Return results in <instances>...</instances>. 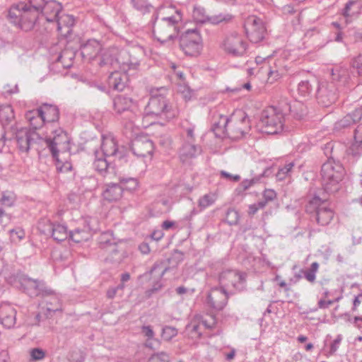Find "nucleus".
<instances>
[{
  "label": "nucleus",
  "mask_w": 362,
  "mask_h": 362,
  "mask_svg": "<svg viewBox=\"0 0 362 362\" xmlns=\"http://www.w3.org/2000/svg\"><path fill=\"white\" fill-rule=\"evenodd\" d=\"M47 128L54 135L53 136H46L45 143L56 159L57 169L61 172L71 170L72 165L70 162V138L69 135L59 127L54 129L52 125H49Z\"/></svg>",
  "instance_id": "f257e3e1"
},
{
  "label": "nucleus",
  "mask_w": 362,
  "mask_h": 362,
  "mask_svg": "<svg viewBox=\"0 0 362 362\" xmlns=\"http://www.w3.org/2000/svg\"><path fill=\"white\" fill-rule=\"evenodd\" d=\"M158 95H153L145 108L144 115L140 122V126L146 128L153 124L158 118H171L175 116V112L165 98L166 90L160 89Z\"/></svg>",
  "instance_id": "f03ea898"
},
{
  "label": "nucleus",
  "mask_w": 362,
  "mask_h": 362,
  "mask_svg": "<svg viewBox=\"0 0 362 362\" xmlns=\"http://www.w3.org/2000/svg\"><path fill=\"white\" fill-rule=\"evenodd\" d=\"M39 13L28 4L21 2L12 6L8 12V18L11 23L25 31L33 29Z\"/></svg>",
  "instance_id": "7ed1b4c3"
},
{
  "label": "nucleus",
  "mask_w": 362,
  "mask_h": 362,
  "mask_svg": "<svg viewBox=\"0 0 362 362\" xmlns=\"http://www.w3.org/2000/svg\"><path fill=\"white\" fill-rule=\"evenodd\" d=\"M285 117L283 112L274 106L264 108L258 123L260 130L267 134H278L283 132Z\"/></svg>",
  "instance_id": "20e7f679"
},
{
  "label": "nucleus",
  "mask_w": 362,
  "mask_h": 362,
  "mask_svg": "<svg viewBox=\"0 0 362 362\" xmlns=\"http://www.w3.org/2000/svg\"><path fill=\"white\" fill-rule=\"evenodd\" d=\"M344 176L345 170L339 163L328 160L322 166V184L329 192H335L339 189Z\"/></svg>",
  "instance_id": "39448f33"
},
{
  "label": "nucleus",
  "mask_w": 362,
  "mask_h": 362,
  "mask_svg": "<svg viewBox=\"0 0 362 362\" xmlns=\"http://www.w3.org/2000/svg\"><path fill=\"white\" fill-rule=\"evenodd\" d=\"M114 109L118 114L128 111L123 119V126L126 129L134 132L140 127L139 115L137 114L138 105L132 99L122 96L115 98Z\"/></svg>",
  "instance_id": "423d86ee"
},
{
  "label": "nucleus",
  "mask_w": 362,
  "mask_h": 362,
  "mask_svg": "<svg viewBox=\"0 0 362 362\" xmlns=\"http://www.w3.org/2000/svg\"><path fill=\"white\" fill-rule=\"evenodd\" d=\"M250 129L249 119L242 110L235 111L229 117L228 137L240 139Z\"/></svg>",
  "instance_id": "0eeeda50"
},
{
  "label": "nucleus",
  "mask_w": 362,
  "mask_h": 362,
  "mask_svg": "<svg viewBox=\"0 0 362 362\" xmlns=\"http://www.w3.org/2000/svg\"><path fill=\"white\" fill-rule=\"evenodd\" d=\"M247 274L236 269H226L219 274L220 286L226 291L238 289L246 282Z\"/></svg>",
  "instance_id": "6e6552de"
},
{
  "label": "nucleus",
  "mask_w": 362,
  "mask_h": 362,
  "mask_svg": "<svg viewBox=\"0 0 362 362\" xmlns=\"http://www.w3.org/2000/svg\"><path fill=\"white\" fill-rule=\"evenodd\" d=\"M179 24L155 19L153 23V33L155 38L161 43L173 40L178 35Z\"/></svg>",
  "instance_id": "1a4fd4ad"
},
{
  "label": "nucleus",
  "mask_w": 362,
  "mask_h": 362,
  "mask_svg": "<svg viewBox=\"0 0 362 362\" xmlns=\"http://www.w3.org/2000/svg\"><path fill=\"white\" fill-rule=\"evenodd\" d=\"M181 49L187 55L197 56L202 48V37L197 30H188L180 39Z\"/></svg>",
  "instance_id": "9d476101"
},
{
  "label": "nucleus",
  "mask_w": 362,
  "mask_h": 362,
  "mask_svg": "<svg viewBox=\"0 0 362 362\" xmlns=\"http://www.w3.org/2000/svg\"><path fill=\"white\" fill-rule=\"evenodd\" d=\"M246 35L252 43L262 42L267 35V28L263 21L255 16H249L245 22Z\"/></svg>",
  "instance_id": "9b49d317"
},
{
  "label": "nucleus",
  "mask_w": 362,
  "mask_h": 362,
  "mask_svg": "<svg viewBox=\"0 0 362 362\" xmlns=\"http://www.w3.org/2000/svg\"><path fill=\"white\" fill-rule=\"evenodd\" d=\"M221 47L229 54L242 56L246 52L247 44L241 35L232 33L225 37Z\"/></svg>",
  "instance_id": "f8f14e48"
},
{
  "label": "nucleus",
  "mask_w": 362,
  "mask_h": 362,
  "mask_svg": "<svg viewBox=\"0 0 362 362\" xmlns=\"http://www.w3.org/2000/svg\"><path fill=\"white\" fill-rule=\"evenodd\" d=\"M308 210L316 211L317 221L322 226L329 224L334 216V213L327 204L318 197H314L310 201Z\"/></svg>",
  "instance_id": "ddd939ff"
},
{
  "label": "nucleus",
  "mask_w": 362,
  "mask_h": 362,
  "mask_svg": "<svg viewBox=\"0 0 362 362\" xmlns=\"http://www.w3.org/2000/svg\"><path fill=\"white\" fill-rule=\"evenodd\" d=\"M90 219L88 217H81L77 222L78 226L70 230L69 239L74 243H79L88 240L91 237Z\"/></svg>",
  "instance_id": "4468645a"
},
{
  "label": "nucleus",
  "mask_w": 362,
  "mask_h": 362,
  "mask_svg": "<svg viewBox=\"0 0 362 362\" xmlns=\"http://www.w3.org/2000/svg\"><path fill=\"white\" fill-rule=\"evenodd\" d=\"M192 16L197 23H204L209 22L212 24H218L224 21H228L232 18L230 14L223 13L209 16L206 15L205 9L202 7H195L193 10Z\"/></svg>",
  "instance_id": "2eb2a0df"
},
{
  "label": "nucleus",
  "mask_w": 362,
  "mask_h": 362,
  "mask_svg": "<svg viewBox=\"0 0 362 362\" xmlns=\"http://www.w3.org/2000/svg\"><path fill=\"white\" fill-rule=\"evenodd\" d=\"M101 150L106 157L115 156L119 160L124 157V153L118 150L115 138L111 134H105L102 137Z\"/></svg>",
  "instance_id": "dca6fc26"
},
{
  "label": "nucleus",
  "mask_w": 362,
  "mask_h": 362,
  "mask_svg": "<svg viewBox=\"0 0 362 362\" xmlns=\"http://www.w3.org/2000/svg\"><path fill=\"white\" fill-rule=\"evenodd\" d=\"M228 296L226 291L221 288L212 289L208 296V304L216 310H221L228 303Z\"/></svg>",
  "instance_id": "f3484780"
},
{
  "label": "nucleus",
  "mask_w": 362,
  "mask_h": 362,
  "mask_svg": "<svg viewBox=\"0 0 362 362\" xmlns=\"http://www.w3.org/2000/svg\"><path fill=\"white\" fill-rule=\"evenodd\" d=\"M155 19L179 24L182 17L180 11L175 6H165L158 9Z\"/></svg>",
  "instance_id": "a211bd4d"
},
{
  "label": "nucleus",
  "mask_w": 362,
  "mask_h": 362,
  "mask_svg": "<svg viewBox=\"0 0 362 362\" xmlns=\"http://www.w3.org/2000/svg\"><path fill=\"white\" fill-rule=\"evenodd\" d=\"M124 51L119 50L117 47L109 48L103 55L100 60V66H116L117 65L125 64L124 62H121L119 57L125 54Z\"/></svg>",
  "instance_id": "6ab92c4d"
},
{
  "label": "nucleus",
  "mask_w": 362,
  "mask_h": 362,
  "mask_svg": "<svg viewBox=\"0 0 362 362\" xmlns=\"http://www.w3.org/2000/svg\"><path fill=\"white\" fill-rule=\"evenodd\" d=\"M16 322V310L10 304L0 305V322L6 328L13 327Z\"/></svg>",
  "instance_id": "aec40b11"
},
{
  "label": "nucleus",
  "mask_w": 362,
  "mask_h": 362,
  "mask_svg": "<svg viewBox=\"0 0 362 362\" xmlns=\"http://www.w3.org/2000/svg\"><path fill=\"white\" fill-rule=\"evenodd\" d=\"M62 5L54 0H49L40 10V13L45 17L48 22L55 21L62 11Z\"/></svg>",
  "instance_id": "412c9836"
},
{
  "label": "nucleus",
  "mask_w": 362,
  "mask_h": 362,
  "mask_svg": "<svg viewBox=\"0 0 362 362\" xmlns=\"http://www.w3.org/2000/svg\"><path fill=\"white\" fill-rule=\"evenodd\" d=\"M35 132H29L27 129H21L16 135V141L19 150L21 152H28L30 149L31 141L36 136Z\"/></svg>",
  "instance_id": "4be33fe9"
},
{
  "label": "nucleus",
  "mask_w": 362,
  "mask_h": 362,
  "mask_svg": "<svg viewBox=\"0 0 362 362\" xmlns=\"http://www.w3.org/2000/svg\"><path fill=\"white\" fill-rule=\"evenodd\" d=\"M100 50L101 45L95 40H88L87 42L81 47L82 57L88 60L96 57Z\"/></svg>",
  "instance_id": "5701e85b"
},
{
  "label": "nucleus",
  "mask_w": 362,
  "mask_h": 362,
  "mask_svg": "<svg viewBox=\"0 0 362 362\" xmlns=\"http://www.w3.org/2000/svg\"><path fill=\"white\" fill-rule=\"evenodd\" d=\"M57 23V30L61 35L67 36L71 31V28L75 23V19L73 16L63 13L59 15L56 19Z\"/></svg>",
  "instance_id": "b1692460"
},
{
  "label": "nucleus",
  "mask_w": 362,
  "mask_h": 362,
  "mask_svg": "<svg viewBox=\"0 0 362 362\" xmlns=\"http://www.w3.org/2000/svg\"><path fill=\"white\" fill-rule=\"evenodd\" d=\"M133 150L135 154L141 157H146L152 155L153 151V142L148 139H137L133 145Z\"/></svg>",
  "instance_id": "393cba45"
},
{
  "label": "nucleus",
  "mask_w": 362,
  "mask_h": 362,
  "mask_svg": "<svg viewBox=\"0 0 362 362\" xmlns=\"http://www.w3.org/2000/svg\"><path fill=\"white\" fill-rule=\"evenodd\" d=\"M255 71L252 72L254 80L259 81L264 83H273L279 77V74L277 69H251Z\"/></svg>",
  "instance_id": "a878e982"
},
{
  "label": "nucleus",
  "mask_w": 362,
  "mask_h": 362,
  "mask_svg": "<svg viewBox=\"0 0 362 362\" xmlns=\"http://www.w3.org/2000/svg\"><path fill=\"white\" fill-rule=\"evenodd\" d=\"M52 238L57 242H63L69 238L70 231L65 223L54 222L51 223Z\"/></svg>",
  "instance_id": "bb28decb"
},
{
  "label": "nucleus",
  "mask_w": 362,
  "mask_h": 362,
  "mask_svg": "<svg viewBox=\"0 0 362 362\" xmlns=\"http://www.w3.org/2000/svg\"><path fill=\"white\" fill-rule=\"evenodd\" d=\"M128 81V75L123 69H117L113 71L110 77V83L117 90H122L125 87Z\"/></svg>",
  "instance_id": "cd10ccee"
},
{
  "label": "nucleus",
  "mask_w": 362,
  "mask_h": 362,
  "mask_svg": "<svg viewBox=\"0 0 362 362\" xmlns=\"http://www.w3.org/2000/svg\"><path fill=\"white\" fill-rule=\"evenodd\" d=\"M37 110L45 122L50 123L59 119V110L56 106L43 105Z\"/></svg>",
  "instance_id": "c85d7f7f"
},
{
  "label": "nucleus",
  "mask_w": 362,
  "mask_h": 362,
  "mask_svg": "<svg viewBox=\"0 0 362 362\" xmlns=\"http://www.w3.org/2000/svg\"><path fill=\"white\" fill-rule=\"evenodd\" d=\"M229 118L220 115L213 126L214 134L218 137L228 136Z\"/></svg>",
  "instance_id": "c756f323"
},
{
  "label": "nucleus",
  "mask_w": 362,
  "mask_h": 362,
  "mask_svg": "<svg viewBox=\"0 0 362 362\" xmlns=\"http://www.w3.org/2000/svg\"><path fill=\"white\" fill-rule=\"evenodd\" d=\"M122 197V187L117 185L108 186L103 193L105 200L112 202L119 200Z\"/></svg>",
  "instance_id": "7c9ffc66"
},
{
  "label": "nucleus",
  "mask_w": 362,
  "mask_h": 362,
  "mask_svg": "<svg viewBox=\"0 0 362 362\" xmlns=\"http://www.w3.org/2000/svg\"><path fill=\"white\" fill-rule=\"evenodd\" d=\"M25 116L30 124L34 129L41 127L45 123L42 117H41V114H40L38 110L28 111Z\"/></svg>",
  "instance_id": "2f4dec72"
},
{
  "label": "nucleus",
  "mask_w": 362,
  "mask_h": 362,
  "mask_svg": "<svg viewBox=\"0 0 362 362\" xmlns=\"http://www.w3.org/2000/svg\"><path fill=\"white\" fill-rule=\"evenodd\" d=\"M16 201V194L11 191H5L1 193L0 204L6 207L13 206Z\"/></svg>",
  "instance_id": "473e14b6"
},
{
  "label": "nucleus",
  "mask_w": 362,
  "mask_h": 362,
  "mask_svg": "<svg viewBox=\"0 0 362 362\" xmlns=\"http://www.w3.org/2000/svg\"><path fill=\"white\" fill-rule=\"evenodd\" d=\"M319 103L324 106H329L332 103H335L337 96L334 93L330 92H321L320 93Z\"/></svg>",
  "instance_id": "72a5a7b5"
},
{
  "label": "nucleus",
  "mask_w": 362,
  "mask_h": 362,
  "mask_svg": "<svg viewBox=\"0 0 362 362\" xmlns=\"http://www.w3.org/2000/svg\"><path fill=\"white\" fill-rule=\"evenodd\" d=\"M362 117L361 112L360 110H355L352 115H347L340 121L341 126L346 127L351 124L352 123L358 121Z\"/></svg>",
  "instance_id": "f704fd0d"
},
{
  "label": "nucleus",
  "mask_w": 362,
  "mask_h": 362,
  "mask_svg": "<svg viewBox=\"0 0 362 362\" xmlns=\"http://www.w3.org/2000/svg\"><path fill=\"white\" fill-rule=\"evenodd\" d=\"M14 118L13 110L10 105L0 108V119L4 122H9Z\"/></svg>",
  "instance_id": "c9c22d12"
},
{
  "label": "nucleus",
  "mask_w": 362,
  "mask_h": 362,
  "mask_svg": "<svg viewBox=\"0 0 362 362\" xmlns=\"http://www.w3.org/2000/svg\"><path fill=\"white\" fill-rule=\"evenodd\" d=\"M264 201L259 202L260 208H264L269 202L274 200L276 198V193L274 190L267 189L263 192Z\"/></svg>",
  "instance_id": "e433bc0d"
},
{
  "label": "nucleus",
  "mask_w": 362,
  "mask_h": 362,
  "mask_svg": "<svg viewBox=\"0 0 362 362\" xmlns=\"http://www.w3.org/2000/svg\"><path fill=\"white\" fill-rule=\"evenodd\" d=\"M10 240L13 243H17L24 239L25 233L23 229L18 228L9 230Z\"/></svg>",
  "instance_id": "4c0bfd02"
},
{
  "label": "nucleus",
  "mask_w": 362,
  "mask_h": 362,
  "mask_svg": "<svg viewBox=\"0 0 362 362\" xmlns=\"http://www.w3.org/2000/svg\"><path fill=\"white\" fill-rule=\"evenodd\" d=\"M216 199L215 194H207L201 197L199 200V205L202 208H207L212 205Z\"/></svg>",
  "instance_id": "58836bf2"
},
{
  "label": "nucleus",
  "mask_w": 362,
  "mask_h": 362,
  "mask_svg": "<svg viewBox=\"0 0 362 362\" xmlns=\"http://www.w3.org/2000/svg\"><path fill=\"white\" fill-rule=\"evenodd\" d=\"M187 329L192 338H199L202 335L200 332V325L197 320H193L187 326Z\"/></svg>",
  "instance_id": "ea45409f"
},
{
  "label": "nucleus",
  "mask_w": 362,
  "mask_h": 362,
  "mask_svg": "<svg viewBox=\"0 0 362 362\" xmlns=\"http://www.w3.org/2000/svg\"><path fill=\"white\" fill-rule=\"evenodd\" d=\"M132 4L134 8L143 13L148 12L151 8L146 0H132Z\"/></svg>",
  "instance_id": "a19ab883"
},
{
  "label": "nucleus",
  "mask_w": 362,
  "mask_h": 362,
  "mask_svg": "<svg viewBox=\"0 0 362 362\" xmlns=\"http://www.w3.org/2000/svg\"><path fill=\"white\" fill-rule=\"evenodd\" d=\"M196 153V148L192 144H185L182 146L180 156L182 159L185 160L188 158L193 157Z\"/></svg>",
  "instance_id": "79ce46f5"
},
{
  "label": "nucleus",
  "mask_w": 362,
  "mask_h": 362,
  "mask_svg": "<svg viewBox=\"0 0 362 362\" xmlns=\"http://www.w3.org/2000/svg\"><path fill=\"white\" fill-rule=\"evenodd\" d=\"M177 334V330L176 328L170 326H166L163 329L161 337L163 339L166 341L171 340Z\"/></svg>",
  "instance_id": "37998d69"
},
{
  "label": "nucleus",
  "mask_w": 362,
  "mask_h": 362,
  "mask_svg": "<svg viewBox=\"0 0 362 362\" xmlns=\"http://www.w3.org/2000/svg\"><path fill=\"white\" fill-rule=\"evenodd\" d=\"M356 4L354 1H349L346 4L345 8L343 10V16L345 19L346 23H349L351 21L352 17L355 15L356 12H351V7Z\"/></svg>",
  "instance_id": "c03bdc74"
},
{
  "label": "nucleus",
  "mask_w": 362,
  "mask_h": 362,
  "mask_svg": "<svg viewBox=\"0 0 362 362\" xmlns=\"http://www.w3.org/2000/svg\"><path fill=\"white\" fill-rule=\"evenodd\" d=\"M294 166L293 163H289L285 165L282 168L279 169L276 173V177L279 180H283L289 175L293 167Z\"/></svg>",
  "instance_id": "a18cd8bd"
},
{
  "label": "nucleus",
  "mask_w": 362,
  "mask_h": 362,
  "mask_svg": "<svg viewBox=\"0 0 362 362\" xmlns=\"http://www.w3.org/2000/svg\"><path fill=\"white\" fill-rule=\"evenodd\" d=\"M319 268V264L317 262H313L311 264L310 269L304 272L306 279L310 282H314L315 281L317 273Z\"/></svg>",
  "instance_id": "49530a36"
},
{
  "label": "nucleus",
  "mask_w": 362,
  "mask_h": 362,
  "mask_svg": "<svg viewBox=\"0 0 362 362\" xmlns=\"http://www.w3.org/2000/svg\"><path fill=\"white\" fill-rule=\"evenodd\" d=\"M108 166L107 161L105 158H98L94 162V167L98 172H104Z\"/></svg>",
  "instance_id": "de8ad7c7"
},
{
  "label": "nucleus",
  "mask_w": 362,
  "mask_h": 362,
  "mask_svg": "<svg viewBox=\"0 0 362 362\" xmlns=\"http://www.w3.org/2000/svg\"><path fill=\"white\" fill-rule=\"evenodd\" d=\"M179 92L185 100H189L193 97L192 90L187 86H180Z\"/></svg>",
  "instance_id": "09e8293b"
},
{
  "label": "nucleus",
  "mask_w": 362,
  "mask_h": 362,
  "mask_svg": "<svg viewBox=\"0 0 362 362\" xmlns=\"http://www.w3.org/2000/svg\"><path fill=\"white\" fill-rule=\"evenodd\" d=\"M148 362H169V356L165 353L153 355Z\"/></svg>",
  "instance_id": "8fccbe9b"
},
{
  "label": "nucleus",
  "mask_w": 362,
  "mask_h": 362,
  "mask_svg": "<svg viewBox=\"0 0 362 362\" xmlns=\"http://www.w3.org/2000/svg\"><path fill=\"white\" fill-rule=\"evenodd\" d=\"M220 175L221 177H223L227 180H230V181H233V182H235L240 181V176L239 175H233V174H231L225 170H221L220 172Z\"/></svg>",
  "instance_id": "3c124183"
},
{
  "label": "nucleus",
  "mask_w": 362,
  "mask_h": 362,
  "mask_svg": "<svg viewBox=\"0 0 362 362\" xmlns=\"http://www.w3.org/2000/svg\"><path fill=\"white\" fill-rule=\"evenodd\" d=\"M46 1V0H29L28 4L32 8L36 9L37 12L40 13V10L42 8Z\"/></svg>",
  "instance_id": "603ef678"
},
{
  "label": "nucleus",
  "mask_w": 362,
  "mask_h": 362,
  "mask_svg": "<svg viewBox=\"0 0 362 362\" xmlns=\"http://www.w3.org/2000/svg\"><path fill=\"white\" fill-rule=\"evenodd\" d=\"M122 189H124L127 190H134L137 188L138 183L134 179H129L122 182Z\"/></svg>",
  "instance_id": "864d4df0"
},
{
  "label": "nucleus",
  "mask_w": 362,
  "mask_h": 362,
  "mask_svg": "<svg viewBox=\"0 0 362 362\" xmlns=\"http://www.w3.org/2000/svg\"><path fill=\"white\" fill-rule=\"evenodd\" d=\"M271 59H272V57L270 55L264 57L257 56L255 58V62H256L257 65H262L264 66H268L271 67L272 66V64H270Z\"/></svg>",
  "instance_id": "5fc2aeb1"
},
{
  "label": "nucleus",
  "mask_w": 362,
  "mask_h": 362,
  "mask_svg": "<svg viewBox=\"0 0 362 362\" xmlns=\"http://www.w3.org/2000/svg\"><path fill=\"white\" fill-rule=\"evenodd\" d=\"M202 323L206 328H212L216 324V320L212 315H206L202 320Z\"/></svg>",
  "instance_id": "6e6d98bb"
},
{
  "label": "nucleus",
  "mask_w": 362,
  "mask_h": 362,
  "mask_svg": "<svg viewBox=\"0 0 362 362\" xmlns=\"http://www.w3.org/2000/svg\"><path fill=\"white\" fill-rule=\"evenodd\" d=\"M31 357L33 360H40L45 357V353L39 349H34L30 352Z\"/></svg>",
  "instance_id": "4d7b16f0"
},
{
  "label": "nucleus",
  "mask_w": 362,
  "mask_h": 362,
  "mask_svg": "<svg viewBox=\"0 0 362 362\" xmlns=\"http://www.w3.org/2000/svg\"><path fill=\"white\" fill-rule=\"evenodd\" d=\"M354 140L356 143H362V124H359L355 131Z\"/></svg>",
  "instance_id": "13d9d810"
},
{
  "label": "nucleus",
  "mask_w": 362,
  "mask_h": 362,
  "mask_svg": "<svg viewBox=\"0 0 362 362\" xmlns=\"http://www.w3.org/2000/svg\"><path fill=\"white\" fill-rule=\"evenodd\" d=\"M142 333L148 339H152L154 336V332L150 326H144L142 327Z\"/></svg>",
  "instance_id": "bf43d9fd"
},
{
  "label": "nucleus",
  "mask_w": 362,
  "mask_h": 362,
  "mask_svg": "<svg viewBox=\"0 0 362 362\" xmlns=\"http://www.w3.org/2000/svg\"><path fill=\"white\" fill-rule=\"evenodd\" d=\"M361 302H362V293L355 297L354 302H353L352 310L354 311H356L357 310L358 307L361 305Z\"/></svg>",
  "instance_id": "052dcab7"
},
{
  "label": "nucleus",
  "mask_w": 362,
  "mask_h": 362,
  "mask_svg": "<svg viewBox=\"0 0 362 362\" xmlns=\"http://www.w3.org/2000/svg\"><path fill=\"white\" fill-rule=\"evenodd\" d=\"M352 68H362V54H360L353 60Z\"/></svg>",
  "instance_id": "680f3d73"
},
{
  "label": "nucleus",
  "mask_w": 362,
  "mask_h": 362,
  "mask_svg": "<svg viewBox=\"0 0 362 362\" xmlns=\"http://www.w3.org/2000/svg\"><path fill=\"white\" fill-rule=\"evenodd\" d=\"M261 209L259 206V203L257 204H253L249 206L248 214L249 215H254L257 213V211Z\"/></svg>",
  "instance_id": "e2e57ef3"
},
{
  "label": "nucleus",
  "mask_w": 362,
  "mask_h": 362,
  "mask_svg": "<svg viewBox=\"0 0 362 362\" xmlns=\"http://www.w3.org/2000/svg\"><path fill=\"white\" fill-rule=\"evenodd\" d=\"M333 303L332 300H320L318 302V306L320 308H327Z\"/></svg>",
  "instance_id": "0e129e2a"
},
{
  "label": "nucleus",
  "mask_w": 362,
  "mask_h": 362,
  "mask_svg": "<svg viewBox=\"0 0 362 362\" xmlns=\"http://www.w3.org/2000/svg\"><path fill=\"white\" fill-rule=\"evenodd\" d=\"M175 223L172 221H165L162 224V228L164 230H169L170 228L175 226Z\"/></svg>",
  "instance_id": "69168bd1"
},
{
  "label": "nucleus",
  "mask_w": 362,
  "mask_h": 362,
  "mask_svg": "<svg viewBox=\"0 0 362 362\" xmlns=\"http://www.w3.org/2000/svg\"><path fill=\"white\" fill-rule=\"evenodd\" d=\"M139 250L143 254H148L150 252V247L148 244L143 243L139 245Z\"/></svg>",
  "instance_id": "338daca9"
},
{
  "label": "nucleus",
  "mask_w": 362,
  "mask_h": 362,
  "mask_svg": "<svg viewBox=\"0 0 362 362\" xmlns=\"http://www.w3.org/2000/svg\"><path fill=\"white\" fill-rule=\"evenodd\" d=\"M164 234L161 230H155L152 235L151 237L153 239L156 240H159L163 237Z\"/></svg>",
  "instance_id": "774afa93"
}]
</instances>
